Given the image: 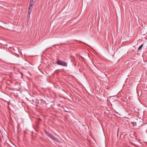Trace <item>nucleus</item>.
<instances>
[{"instance_id":"nucleus-2","label":"nucleus","mask_w":147,"mask_h":147,"mask_svg":"<svg viewBox=\"0 0 147 147\" xmlns=\"http://www.w3.org/2000/svg\"><path fill=\"white\" fill-rule=\"evenodd\" d=\"M35 2V0H31L30 2L29 6V7H30L31 9H32V5Z\"/></svg>"},{"instance_id":"nucleus-10","label":"nucleus","mask_w":147,"mask_h":147,"mask_svg":"<svg viewBox=\"0 0 147 147\" xmlns=\"http://www.w3.org/2000/svg\"><path fill=\"white\" fill-rule=\"evenodd\" d=\"M134 123H135V122H134V123H133V125H134Z\"/></svg>"},{"instance_id":"nucleus-8","label":"nucleus","mask_w":147,"mask_h":147,"mask_svg":"<svg viewBox=\"0 0 147 147\" xmlns=\"http://www.w3.org/2000/svg\"><path fill=\"white\" fill-rule=\"evenodd\" d=\"M32 10V9L30 7H28V13L29 14H30Z\"/></svg>"},{"instance_id":"nucleus-9","label":"nucleus","mask_w":147,"mask_h":147,"mask_svg":"<svg viewBox=\"0 0 147 147\" xmlns=\"http://www.w3.org/2000/svg\"><path fill=\"white\" fill-rule=\"evenodd\" d=\"M143 44H142L140 46V47L138 48V50H141V49H142V47H143Z\"/></svg>"},{"instance_id":"nucleus-4","label":"nucleus","mask_w":147,"mask_h":147,"mask_svg":"<svg viewBox=\"0 0 147 147\" xmlns=\"http://www.w3.org/2000/svg\"><path fill=\"white\" fill-rule=\"evenodd\" d=\"M50 138L53 140L56 141L57 142H59V141L57 138L55 137L53 135L51 136Z\"/></svg>"},{"instance_id":"nucleus-11","label":"nucleus","mask_w":147,"mask_h":147,"mask_svg":"<svg viewBox=\"0 0 147 147\" xmlns=\"http://www.w3.org/2000/svg\"><path fill=\"white\" fill-rule=\"evenodd\" d=\"M65 111L67 112L68 111Z\"/></svg>"},{"instance_id":"nucleus-3","label":"nucleus","mask_w":147,"mask_h":147,"mask_svg":"<svg viewBox=\"0 0 147 147\" xmlns=\"http://www.w3.org/2000/svg\"><path fill=\"white\" fill-rule=\"evenodd\" d=\"M50 138L53 140L56 141L57 142H59V141L57 138L55 137L53 135L51 136Z\"/></svg>"},{"instance_id":"nucleus-7","label":"nucleus","mask_w":147,"mask_h":147,"mask_svg":"<svg viewBox=\"0 0 147 147\" xmlns=\"http://www.w3.org/2000/svg\"><path fill=\"white\" fill-rule=\"evenodd\" d=\"M45 133L47 134V136H48L50 138L51 137V136H52V135H51V134H50V133H48L46 131H45Z\"/></svg>"},{"instance_id":"nucleus-1","label":"nucleus","mask_w":147,"mask_h":147,"mask_svg":"<svg viewBox=\"0 0 147 147\" xmlns=\"http://www.w3.org/2000/svg\"><path fill=\"white\" fill-rule=\"evenodd\" d=\"M57 63L59 65L63 66L65 67L67 66V63H66L60 60H58Z\"/></svg>"},{"instance_id":"nucleus-5","label":"nucleus","mask_w":147,"mask_h":147,"mask_svg":"<svg viewBox=\"0 0 147 147\" xmlns=\"http://www.w3.org/2000/svg\"><path fill=\"white\" fill-rule=\"evenodd\" d=\"M45 133L47 134V136H48L50 138L51 137V136H52V135H51V134H50V133H48L46 131H45Z\"/></svg>"},{"instance_id":"nucleus-6","label":"nucleus","mask_w":147,"mask_h":147,"mask_svg":"<svg viewBox=\"0 0 147 147\" xmlns=\"http://www.w3.org/2000/svg\"><path fill=\"white\" fill-rule=\"evenodd\" d=\"M45 133L47 134V136H48L50 138L51 137V136H52V135H51V134H50V133H48L46 131H45Z\"/></svg>"}]
</instances>
